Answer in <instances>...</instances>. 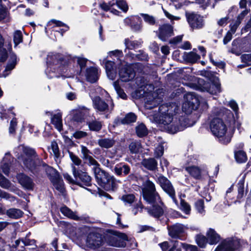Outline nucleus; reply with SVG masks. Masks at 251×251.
<instances>
[{"label":"nucleus","mask_w":251,"mask_h":251,"mask_svg":"<svg viewBox=\"0 0 251 251\" xmlns=\"http://www.w3.org/2000/svg\"><path fill=\"white\" fill-rule=\"evenodd\" d=\"M235 157L239 163H243L247 161V157L246 153L242 151H239L235 152Z\"/></svg>","instance_id":"nucleus-43"},{"label":"nucleus","mask_w":251,"mask_h":251,"mask_svg":"<svg viewBox=\"0 0 251 251\" xmlns=\"http://www.w3.org/2000/svg\"><path fill=\"white\" fill-rule=\"evenodd\" d=\"M184 102L183 103L182 108L187 114L190 113L192 110H196L199 105L198 98L193 93H188L184 95Z\"/></svg>","instance_id":"nucleus-4"},{"label":"nucleus","mask_w":251,"mask_h":251,"mask_svg":"<svg viewBox=\"0 0 251 251\" xmlns=\"http://www.w3.org/2000/svg\"><path fill=\"white\" fill-rule=\"evenodd\" d=\"M158 182L162 188L174 200L175 199V191L170 181L165 176H160L158 177Z\"/></svg>","instance_id":"nucleus-13"},{"label":"nucleus","mask_w":251,"mask_h":251,"mask_svg":"<svg viewBox=\"0 0 251 251\" xmlns=\"http://www.w3.org/2000/svg\"><path fill=\"white\" fill-rule=\"evenodd\" d=\"M98 183L105 190H114L116 187L115 178L100 168L94 172Z\"/></svg>","instance_id":"nucleus-2"},{"label":"nucleus","mask_w":251,"mask_h":251,"mask_svg":"<svg viewBox=\"0 0 251 251\" xmlns=\"http://www.w3.org/2000/svg\"><path fill=\"white\" fill-rule=\"evenodd\" d=\"M196 240L198 246L201 248H204L208 242L206 237L202 234H198L196 237Z\"/></svg>","instance_id":"nucleus-39"},{"label":"nucleus","mask_w":251,"mask_h":251,"mask_svg":"<svg viewBox=\"0 0 251 251\" xmlns=\"http://www.w3.org/2000/svg\"><path fill=\"white\" fill-rule=\"evenodd\" d=\"M141 164L147 169L150 171H155L157 169V162L154 158L144 159Z\"/></svg>","instance_id":"nucleus-20"},{"label":"nucleus","mask_w":251,"mask_h":251,"mask_svg":"<svg viewBox=\"0 0 251 251\" xmlns=\"http://www.w3.org/2000/svg\"><path fill=\"white\" fill-rule=\"evenodd\" d=\"M109 100L106 101L102 100L99 96H96L92 99L93 105L94 109L99 112L103 113L110 112L113 108L114 103L111 101L110 106L108 105Z\"/></svg>","instance_id":"nucleus-5"},{"label":"nucleus","mask_w":251,"mask_h":251,"mask_svg":"<svg viewBox=\"0 0 251 251\" xmlns=\"http://www.w3.org/2000/svg\"><path fill=\"white\" fill-rule=\"evenodd\" d=\"M174 34L173 26L169 24L160 25L158 28V36L163 41H166Z\"/></svg>","instance_id":"nucleus-12"},{"label":"nucleus","mask_w":251,"mask_h":251,"mask_svg":"<svg viewBox=\"0 0 251 251\" xmlns=\"http://www.w3.org/2000/svg\"><path fill=\"white\" fill-rule=\"evenodd\" d=\"M72 168L74 176L76 180H80L82 184L87 186L91 185L92 178L87 173L76 170V168L73 165Z\"/></svg>","instance_id":"nucleus-11"},{"label":"nucleus","mask_w":251,"mask_h":251,"mask_svg":"<svg viewBox=\"0 0 251 251\" xmlns=\"http://www.w3.org/2000/svg\"><path fill=\"white\" fill-rule=\"evenodd\" d=\"M54 187L62 194H64L65 191L64 184L61 176L59 175L50 181Z\"/></svg>","instance_id":"nucleus-24"},{"label":"nucleus","mask_w":251,"mask_h":251,"mask_svg":"<svg viewBox=\"0 0 251 251\" xmlns=\"http://www.w3.org/2000/svg\"><path fill=\"white\" fill-rule=\"evenodd\" d=\"M128 148L131 153H137L141 150V144L138 141L132 142L129 144Z\"/></svg>","instance_id":"nucleus-35"},{"label":"nucleus","mask_w":251,"mask_h":251,"mask_svg":"<svg viewBox=\"0 0 251 251\" xmlns=\"http://www.w3.org/2000/svg\"><path fill=\"white\" fill-rule=\"evenodd\" d=\"M17 62V56L15 54L12 53L8 62V64L3 72L2 76L6 77L15 67Z\"/></svg>","instance_id":"nucleus-18"},{"label":"nucleus","mask_w":251,"mask_h":251,"mask_svg":"<svg viewBox=\"0 0 251 251\" xmlns=\"http://www.w3.org/2000/svg\"><path fill=\"white\" fill-rule=\"evenodd\" d=\"M203 88L211 94H217L221 92L220 84L218 81L205 83L204 84Z\"/></svg>","instance_id":"nucleus-17"},{"label":"nucleus","mask_w":251,"mask_h":251,"mask_svg":"<svg viewBox=\"0 0 251 251\" xmlns=\"http://www.w3.org/2000/svg\"><path fill=\"white\" fill-rule=\"evenodd\" d=\"M180 206L182 210H183L187 214H189L191 210L190 206L184 200H181Z\"/></svg>","instance_id":"nucleus-51"},{"label":"nucleus","mask_w":251,"mask_h":251,"mask_svg":"<svg viewBox=\"0 0 251 251\" xmlns=\"http://www.w3.org/2000/svg\"><path fill=\"white\" fill-rule=\"evenodd\" d=\"M103 243V240L100 234L90 233L86 239V245L89 248L96 249L100 247Z\"/></svg>","instance_id":"nucleus-8"},{"label":"nucleus","mask_w":251,"mask_h":251,"mask_svg":"<svg viewBox=\"0 0 251 251\" xmlns=\"http://www.w3.org/2000/svg\"><path fill=\"white\" fill-rule=\"evenodd\" d=\"M136 132L139 137L145 136L148 134V130L145 125L141 124L136 127Z\"/></svg>","instance_id":"nucleus-36"},{"label":"nucleus","mask_w":251,"mask_h":251,"mask_svg":"<svg viewBox=\"0 0 251 251\" xmlns=\"http://www.w3.org/2000/svg\"><path fill=\"white\" fill-rule=\"evenodd\" d=\"M238 198L240 199L242 198L244 196V183L243 182H240L238 183Z\"/></svg>","instance_id":"nucleus-57"},{"label":"nucleus","mask_w":251,"mask_h":251,"mask_svg":"<svg viewBox=\"0 0 251 251\" xmlns=\"http://www.w3.org/2000/svg\"><path fill=\"white\" fill-rule=\"evenodd\" d=\"M169 235L172 238H178L184 231V226L180 224H176L168 226Z\"/></svg>","instance_id":"nucleus-15"},{"label":"nucleus","mask_w":251,"mask_h":251,"mask_svg":"<svg viewBox=\"0 0 251 251\" xmlns=\"http://www.w3.org/2000/svg\"><path fill=\"white\" fill-rule=\"evenodd\" d=\"M164 153V147L162 145H159L155 149L154 152L155 156L157 158L160 157Z\"/></svg>","instance_id":"nucleus-56"},{"label":"nucleus","mask_w":251,"mask_h":251,"mask_svg":"<svg viewBox=\"0 0 251 251\" xmlns=\"http://www.w3.org/2000/svg\"><path fill=\"white\" fill-rule=\"evenodd\" d=\"M195 204L199 212L202 213L204 211V202L203 200H200L198 201Z\"/></svg>","instance_id":"nucleus-58"},{"label":"nucleus","mask_w":251,"mask_h":251,"mask_svg":"<svg viewBox=\"0 0 251 251\" xmlns=\"http://www.w3.org/2000/svg\"><path fill=\"white\" fill-rule=\"evenodd\" d=\"M210 129L213 134L217 137H223L227 131V128L222 120L215 118L210 124Z\"/></svg>","instance_id":"nucleus-6"},{"label":"nucleus","mask_w":251,"mask_h":251,"mask_svg":"<svg viewBox=\"0 0 251 251\" xmlns=\"http://www.w3.org/2000/svg\"><path fill=\"white\" fill-rule=\"evenodd\" d=\"M19 181L20 184L25 188L27 189L31 188V182L29 177L24 175H20L19 176Z\"/></svg>","instance_id":"nucleus-31"},{"label":"nucleus","mask_w":251,"mask_h":251,"mask_svg":"<svg viewBox=\"0 0 251 251\" xmlns=\"http://www.w3.org/2000/svg\"><path fill=\"white\" fill-rule=\"evenodd\" d=\"M239 245L240 242L237 239H227L219 245L215 251H233Z\"/></svg>","instance_id":"nucleus-10"},{"label":"nucleus","mask_w":251,"mask_h":251,"mask_svg":"<svg viewBox=\"0 0 251 251\" xmlns=\"http://www.w3.org/2000/svg\"><path fill=\"white\" fill-rule=\"evenodd\" d=\"M81 153L82 154V158L83 160H86L89 158V157H91L90 154L91 153V151L85 146H81Z\"/></svg>","instance_id":"nucleus-52"},{"label":"nucleus","mask_w":251,"mask_h":251,"mask_svg":"<svg viewBox=\"0 0 251 251\" xmlns=\"http://www.w3.org/2000/svg\"><path fill=\"white\" fill-rule=\"evenodd\" d=\"M99 145L103 148L108 149L112 147L115 144V141L111 138H103L98 140Z\"/></svg>","instance_id":"nucleus-26"},{"label":"nucleus","mask_w":251,"mask_h":251,"mask_svg":"<svg viewBox=\"0 0 251 251\" xmlns=\"http://www.w3.org/2000/svg\"><path fill=\"white\" fill-rule=\"evenodd\" d=\"M19 149L23 150V154L21 158L23 160L25 165L28 167L30 165V162L31 161V150L25 148L24 146H21L19 147Z\"/></svg>","instance_id":"nucleus-23"},{"label":"nucleus","mask_w":251,"mask_h":251,"mask_svg":"<svg viewBox=\"0 0 251 251\" xmlns=\"http://www.w3.org/2000/svg\"><path fill=\"white\" fill-rule=\"evenodd\" d=\"M162 101V98L157 93H150L145 99V106L147 109H152L158 105Z\"/></svg>","instance_id":"nucleus-9"},{"label":"nucleus","mask_w":251,"mask_h":251,"mask_svg":"<svg viewBox=\"0 0 251 251\" xmlns=\"http://www.w3.org/2000/svg\"><path fill=\"white\" fill-rule=\"evenodd\" d=\"M125 44L126 49L134 50L137 48L141 45V43L137 41H131L129 39H126L125 41Z\"/></svg>","instance_id":"nucleus-37"},{"label":"nucleus","mask_w":251,"mask_h":251,"mask_svg":"<svg viewBox=\"0 0 251 251\" xmlns=\"http://www.w3.org/2000/svg\"><path fill=\"white\" fill-rule=\"evenodd\" d=\"M122 200L126 202L132 203L134 201L135 196L133 194L125 195L122 196Z\"/></svg>","instance_id":"nucleus-55"},{"label":"nucleus","mask_w":251,"mask_h":251,"mask_svg":"<svg viewBox=\"0 0 251 251\" xmlns=\"http://www.w3.org/2000/svg\"><path fill=\"white\" fill-rule=\"evenodd\" d=\"M87 135V133L86 132L82 131H76L74 134V136L76 139H80L81 138H83L86 137Z\"/></svg>","instance_id":"nucleus-61"},{"label":"nucleus","mask_w":251,"mask_h":251,"mask_svg":"<svg viewBox=\"0 0 251 251\" xmlns=\"http://www.w3.org/2000/svg\"><path fill=\"white\" fill-rule=\"evenodd\" d=\"M178 106L174 102L161 105L158 109L159 113L153 115L155 121L164 126L168 132L174 134L183 130L188 125L187 119L183 116L174 119V115L177 112Z\"/></svg>","instance_id":"nucleus-1"},{"label":"nucleus","mask_w":251,"mask_h":251,"mask_svg":"<svg viewBox=\"0 0 251 251\" xmlns=\"http://www.w3.org/2000/svg\"><path fill=\"white\" fill-rule=\"evenodd\" d=\"M10 157L9 153H6L0 165V170L6 176L9 174Z\"/></svg>","instance_id":"nucleus-22"},{"label":"nucleus","mask_w":251,"mask_h":251,"mask_svg":"<svg viewBox=\"0 0 251 251\" xmlns=\"http://www.w3.org/2000/svg\"><path fill=\"white\" fill-rule=\"evenodd\" d=\"M142 193L144 199L149 203L154 204L160 200L154 184L150 180L144 183Z\"/></svg>","instance_id":"nucleus-3"},{"label":"nucleus","mask_w":251,"mask_h":251,"mask_svg":"<svg viewBox=\"0 0 251 251\" xmlns=\"http://www.w3.org/2000/svg\"><path fill=\"white\" fill-rule=\"evenodd\" d=\"M62 115L61 113H57L53 115L51 118V123L55 127L59 130H62Z\"/></svg>","instance_id":"nucleus-29"},{"label":"nucleus","mask_w":251,"mask_h":251,"mask_svg":"<svg viewBox=\"0 0 251 251\" xmlns=\"http://www.w3.org/2000/svg\"><path fill=\"white\" fill-rule=\"evenodd\" d=\"M3 40L0 34V62H4L7 57V52L5 49L2 47Z\"/></svg>","instance_id":"nucleus-44"},{"label":"nucleus","mask_w":251,"mask_h":251,"mask_svg":"<svg viewBox=\"0 0 251 251\" xmlns=\"http://www.w3.org/2000/svg\"><path fill=\"white\" fill-rule=\"evenodd\" d=\"M106 71L115 70V63L110 61H107L105 63Z\"/></svg>","instance_id":"nucleus-59"},{"label":"nucleus","mask_w":251,"mask_h":251,"mask_svg":"<svg viewBox=\"0 0 251 251\" xmlns=\"http://www.w3.org/2000/svg\"><path fill=\"white\" fill-rule=\"evenodd\" d=\"M0 186L5 189L9 188L11 184L10 181L0 173Z\"/></svg>","instance_id":"nucleus-46"},{"label":"nucleus","mask_w":251,"mask_h":251,"mask_svg":"<svg viewBox=\"0 0 251 251\" xmlns=\"http://www.w3.org/2000/svg\"><path fill=\"white\" fill-rule=\"evenodd\" d=\"M206 235L208 241L211 245L216 244L220 241V236L213 229L210 228L207 232Z\"/></svg>","instance_id":"nucleus-25"},{"label":"nucleus","mask_w":251,"mask_h":251,"mask_svg":"<svg viewBox=\"0 0 251 251\" xmlns=\"http://www.w3.org/2000/svg\"><path fill=\"white\" fill-rule=\"evenodd\" d=\"M140 53L136 54V57L142 61H147L148 59V56L147 54H146L143 51L140 50Z\"/></svg>","instance_id":"nucleus-60"},{"label":"nucleus","mask_w":251,"mask_h":251,"mask_svg":"<svg viewBox=\"0 0 251 251\" xmlns=\"http://www.w3.org/2000/svg\"><path fill=\"white\" fill-rule=\"evenodd\" d=\"M114 173L119 176H126L130 172L129 166L126 164L117 165L114 168Z\"/></svg>","instance_id":"nucleus-21"},{"label":"nucleus","mask_w":251,"mask_h":251,"mask_svg":"<svg viewBox=\"0 0 251 251\" xmlns=\"http://www.w3.org/2000/svg\"><path fill=\"white\" fill-rule=\"evenodd\" d=\"M6 215L11 218L17 219L22 216L23 212L20 209L11 208L7 210Z\"/></svg>","instance_id":"nucleus-34"},{"label":"nucleus","mask_w":251,"mask_h":251,"mask_svg":"<svg viewBox=\"0 0 251 251\" xmlns=\"http://www.w3.org/2000/svg\"><path fill=\"white\" fill-rule=\"evenodd\" d=\"M17 122L16 119H13L10 124L9 128V132L10 134L14 135L15 132L16 128L17 127Z\"/></svg>","instance_id":"nucleus-54"},{"label":"nucleus","mask_w":251,"mask_h":251,"mask_svg":"<svg viewBox=\"0 0 251 251\" xmlns=\"http://www.w3.org/2000/svg\"><path fill=\"white\" fill-rule=\"evenodd\" d=\"M200 58V56L193 51L188 53L185 56L186 60L192 63H195Z\"/></svg>","instance_id":"nucleus-42"},{"label":"nucleus","mask_w":251,"mask_h":251,"mask_svg":"<svg viewBox=\"0 0 251 251\" xmlns=\"http://www.w3.org/2000/svg\"><path fill=\"white\" fill-rule=\"evenodd\" d=\"M136 83L139 87H142L146 83L143 77H138L136 78Z\"/></svg>","instance_id":"nucleus-64"},{"label":"nucleus","mask_w":251,"mask_h":251,"mask_svg":"<svg viewBox=\"0 0 251 251\" xmlns=\"http://www.w3.org/2000/svg\"><path fill=\"white\" fill-rule=\"evenodd\" d=\"M116 4L118 7L122 9L124 12H126L128 10V5L126 2L124 0H117Z\"/></svg>","instance_id":"nucleus-53"},{"label":"nucleus","mask_w":251,"mask_h":251,"mask_svg":"<svg viewBox=\"0 0 251 251\" xmlns=\"http://www.w3.org/2000/svg\"><path fill=\"white\" fill-rule=\"evenodd\" d=\"M246 13L245 11L243 12L238 16L237 20L235 22V23L232 25H230V31L232 33H234L236 32L237 27L241 23V20L243 18L244 14Z\"/></svg>","instance_id":"nucleus-38"},{"label":"nucleus","mask_w":251,"mask_h":251,"mask_svg":"<svg viewBox=\"0 0 251 251\" xmlns=\"http://www.w3.org/2000/svg\"><path fill=\"white\" fill-rule=\"evenodd\" d=\"M87 162V163L89 166H93V170L95 172L96 169L100 168V165L99 163L96 161L94 158H93L92 156L89 157V158L86 160Z\"/></svg>","instance_id":"nucleus-47"},{"label":"nucleus","mask_w":251,"mask_h":251,"mask_svg":"<svg viewBox=\"0 0 251 251\" xmlns=\"http://www.w3.org/2000/svg\"><path fill=\"white\" fill-rule=\"evenodd\" d=\"M88 125L90 129L93 131H98L101 129L102 127L101 123L96 120L88 122Z\"/></svg>","instance_id":"nucleus-40"},{"label":"nucleus","mask_w":251,"mask_h":251,"mask_svg":"<svg viewBox=\"0 0 251 251\" xmlns=\"http://www.w3.org/2000/svg\"><path fill=\"white\" fill-rule=\"evenodd\" d=\"M87 60L85 58L82 57H77V62L78 64L79 65L81 69L85 67Z\"/></svg>","instance_id":"nucleus-62"},{"label":"nucleus","mask_w":251,"mask_h":251,"mask_svg":"<svg viewBox=\"0 0 251 251\" xmlns=\"http://www.w3.org/2000/svg\"><path fill=\"white\" fill-rule=\"evenodd\" d=\"M70 158L73 162V165L75 166H80L82 164V160L77 155L73 152L68 151Z\"/></svg>","instance_id":"nucleus-45"},{"label":"nucleus","mask_w":251,"mask_h":251,"mask_svg":"<svg viewBox=\"0 0 251 251\" xmlns=\"http://www.w3.org/2000/svg\"><path fill=\"white\" fill-rule=\"evenodd\" d=\"M187 22L193 29H200L204 25L203 17L194 13L186 14Z\"/></svg>","instance_id":"nucleus-7"},{"label":"nucleus","mask_w":251,"mask_h":251,"mask_svg":"<svg viewBox=\"0 0 251 251\" xmlns=\"http://www.w3.org/2000/svg\"><path fill=\"white\" fill-rule=\"evenodd\" d=\"M85 76L88 81L91 83H94L98 79V70L94 67H90L87 69Z\"/></svg>","instance_id":"nucleus-19"},{"label":"nucleus","mask_w":251,"mask_h":251,"mask_svg":"<svg viewBox=\"0 0 251 251\" xmlns=\"http://www.w3.org/2000/svg\"><path fill=\"white\" fill-rule=\"evenodd\" d=\"M85 118L84 111H79L76 112L73 117V120L77 122H82Z\"/></svg>","instance_id":"nucleus-48"},{"label":"nucleus","mask_w":251,"mask_h":251,"mask_svg":"<svg viewBox=\"0 0 251 251\" xmlns=\"http://www.w3.org/2000/svg\"><path fill=\"white\" fill-rule=\"evenodd\" d=\"M22 34L21 31L17 30L15 32L14 34V42L15 46H17L19 43L22 41Z\"/></svg>","instance_id":"nucleus-49"},{"label":"nucleus","mask_w":251,"mask_h":251,"mask_svg":"<svg viewBox=\"0 0 251 251\" xmlns=\"http://www.w3.org/2000/svg\"><path fill=\"white\" fill-rule=\"evenodd\" d=\"M144 22L151 25H154L156 23V19L153 15L147 13H140Z\"/></svg>","instance_id":"nucleus-32"},{"label":"nucleus","mask_w":251,"mask_h":251,"mask_svg":"<svg viewBox=\"0 0 251 251\" xmlns=\"http://www.w3.org/2000/svg\"><path fill=\"white\" fill-rule=\"evenodd\" d=\"M61 212L65 216L75 220H78L79 218L75 214V212L72 211L66 206L60 208Z\"/></svg>","instance_id":"nucleus-28"},{"label":"nucleus","mask_w":251,"mask_h":251,"mask_svg":"<svg viewBox=\"0 0 251 251\" xmlns=\"http://www.w3.org/2000/svg\"><path fill=\"white\" fill-rule=\"evenodd\" d=\"M51 149L53 153L54 156L56 158H58L60 156V152L58 145L56 142H52L51 144Z\"/></svg>","instance_id":"nucleus-50"},{"label":"nucleus","mask_w":251,"mask_h":251,"mask_svg":"<svg viewBox=\"0 0 251 251\" xmlns=\"http://www.w3.org/2000/svg\"><path fill=\"white\" fill-rule=\"evenodd\" d=\"M44 167H45V171L50 181L60 175L58 172L52 167L46 165H44Z\"/></svg>","instance_id":"nucleus-33"},{"label":"nucleus","mask_w":251,"mask_h":251,"mask_svg":"<svg viewBox=\"0 0 251 251\" xmlns=\"http://www.w3.org/2000/svg\"><path fill=\"white\" fill-rule=\"evenodd\" d=\"M136 120V116L133 113H129L126 115L125 117L122 120L121 122L124 124H129L135 122Z\"/></svg>","instance_id":"nucleus-41"},{"label":"nucleus","mask_w":251,"mask_h":251,"mask_svg":"<svg viewBox=\"0 0 251 251\" xmlns=\"http://www.w3.org/2000/svg\"><path fill=\"white\" fill-rule=\"evenodd\" d=\"M186 171L193 177L195 178H200L201 176V170L197 166H191L186 167Z\"/></svg>","instance_id":"nucleus-27"},{"label":"nucleus","mask_w":251,"mask_h":251,"mask_svg":"<svg viewBox=\"0 0 251 251\" xmlns=\"http://www.w3.org/2000/svg\"><path fill=\"white\" fill-rule=\"evenodd\" d=\"M149 213L155 218H158L162 216L163 214V210L162 208L158 205L153 204L151 208L148 210Z\"/></svg>","instance_id":"nucleus-30"},{"label":"nucleus","mask_w":251,"mask_h":251,"mask_svg":"<svg viewBox=\"0 0 251 251\" xmlns=\"http://www.w3.org/2000/svg\"><path fill=\"white\" fill-rule=\"evenodd\" d=\"M106 74L108 77L111 80H114L117 75L116 70H112L110 71H107Z\"/></svg>","instance_id":"nucleus-63"},{"label":"nucleus","mask_w":251,"mask_h":251,"mask_svg":"<svg viewBox=\"0 0 251 251\" xmlns=\"http://www.w3.org/2000/svg\"><path fill=\"white\" fill-rule=\"evenodd\" d=\"M45 165L38 158L35 151L32 150V174H38L43 169Z\"/></svg>","instance_id":"nucleus-16"},{"label":"nucleus","mask_w":251,"mask_h":251,"mask_svg":"<svg viewBox=\"0 0 251 251\" xmlns=\"http://www.w3.org/2000/svg\"><path fill=\"white\" fill-rule=\"evenodd\" d=\"M135 74L133 69L129 66L122 67L119 71V76L122 81H128L132 79Z\"/></svg>","instance_id":"nucleus-14"}]
</instances>
